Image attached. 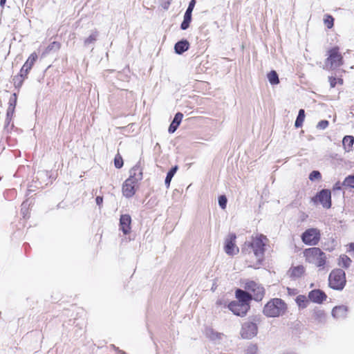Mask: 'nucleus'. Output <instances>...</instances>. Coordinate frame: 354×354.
<instances>
[{"label": "nucleus", "mask_w": 354, "mask_h": 354, "mask_svg": "<svg viewBox=\"0 0 354 354\" xmlns=\"http://www.w3.org/2000/svg\"><path fill=\"white\" fill-rule=\"evenodd\" d=\"M286 302L279 298L270 299L264 306L263 313L268 317H278L287 312Z\"/></svg>", "instance_id": "f257e3e1"}, {"label": "nucleus", "mask_w": 354, "mask_h": 354, "mask_svg": "<svg viewBox=\"0 0 354 354\" xmlns=\"http://www.w3.org/2000/svg\"><path fill=\"white\" fill-rule=\"evenodd\" d=\"M268 243V238L263 234H259L252 236L251 242L245 243V245H247L251 248L257 261L261 262L263 259Z\"/></svg>", "instance_id": "f03ea898"}, {"label": "nucleus", "mask_w": 354, "mask_h": 354, "mask_svg": "<svg viewBox=\"0 0 354 354\" xmlns=\"http://www.w3.org/2000/svg\"><path fill=\"white\" fill-rule=\"evenodd\" d=\"M306 261L319 268H323L326 262V254L319 248H307L304 252Z\"/></svg>", "instance_id": "7ed1b4c3"}, {"label": "nucleus", "mask_w": 354, "mask_h": 354, "mask_svg": "<svg viewBox=\"0 0 354 354\" xmlns=\"http://www.w3.org/2000/svg\"><path fill=\"white\" fill-rule=\"evenodd\" d=\"M327 55L328 57L325 61L326 68L334 70L343 65V57L339 53V47L335 46L328 50Z\"/></svg>", "instance_id": "20e7f679"}, {"label": "nucleus", "mask_w": 354, "mask_h": 354, "mask_svg": "<svg viewBox=\"0 0 354 354\" xmlns=\"http://www.w3.org/2000/svg\"><path fill=\"white\" fill-rule=\"evenodd\" d=\"M328 284L334 290H342L346 284L345 272L342 269L333 270L329 274Z\"/></svg>", "instance_id": "39448f33"}, {"label": "nucleus", "mask_w": 354, "mask_h": 354, "mask_svg": "<svg viewBox=\"0 0 354 354\" xmlns=\"http://www.w3.org/2000/svg\"><path fill=\"white\" fill-rule=\"evenodd\" d=\"M321 238L319 230L317 228H309L301 234V240L308 245H316Z\"/></svg>", "instance_id": "423d86ee"}, {"label": "nucleus", "mask_w": 354, "mask_h": 354, "mask_svg": "<svg viewBox=\"0 0 354 354\" xmlns=\"http://www.w3.org/2000/svg\"><path fill=\"white\" fill-rule=\"evenodd\" d=\"M258 333L257 325L252 322H246L242 324L240 334L243 339H250Z\"/></svg>", "instance_id": "0eeeda50"}, {"label": "nucleus", "mask_w": 354, "mask_h": 354, "mask_svg": "<svg viewBox=\"0 0 354 354\" xmlns=\"http://www.w3.org/2000/svg\"><path fill=\"white\" fill-rule=\"evenodd\" d=\"M312 201L316 203H320L324 208L328 209L331 207V193L328 189H322L312 198Z\"/></svg>", "instance_id": "6e6552de"}, {"label": "nucleus", "mask_w": 354, "mask_h": 354, "mask_svg": "<svg viewBox=\"0 0 354 354\" xmlns=\"http://www.w3.org/2000/svg\"><path fill=\"white\" fill-rule=\"evenodd\" d=\"M228 308L234 315L243 317L249 310L250 305L249 304H242L233 301L229 304Z\"/></svg>", "instance_id": "1a4fd4ad"}, {"label": "nucleus", "mask_w": 354, "mask_h": 354, "mask_svg": "<svg viewBox=\"0 0 354 354\" xmlns=\"http://www.w3.org/2000/svg\"><path fill=\"white\" fill-rule=\"evenodd\" d=\"M138 183L127 179L122 185V194L126 198H131L136 193V186Z\"/></svg>", "instance_id": "9d476101"}, {"label": "nucleus", "mask_w": 354, "mask_h": 354, "mask_svg": "<svg viewBox=\"0 0 354 354\" xmlns=\"http://www.w3.org/2000/svg\"><path fill=\"white\" fill-rule=\"evenodd\" d=\"M127 179L136 183L142 179V169L140 162H138L129 170V177Z\"/></svg>", "instance_id": "9b49d317"}, {"label": "nucleus", "mask_w": 354, "mask_h": 354, "mask_svg": "<svg viewBox=\"0 0 354 354\" xmlns=\"http://www.w3.org/2000/svg\"><path fill=\"white\" fill-rule=\"evenodd\" d=\"M326 294L321 290H311L308 294V298L314 303L321 304L326 299Z\"/></svg>", "instance_id": "f8f14e48"}, {"label": "nucleus", "mask_w": 354, "mask_h": 354, "mask_svg": "<svg viewBox=\"0 0 354 354\" xmlns=\"http://www.w3.org/2000/svg\"><path fill=\"white\" fill-rule=\"evenodd\" d=\"M131 218L129 214H122L120 218V226L124 234H127L131 230Z\"/></svg>", "instance_id": "ddd939ff"}, {"label": "nucleus", "mask_w": 354, "mask_h": 354, "mask_svg": "<svg viewBox=\"0 0 354 354\" xmlns=\"http://www.w3.org/2000/svg\"><path fill=\"white\" fill-rule=\"evenodd\" d=\"M235 234H231L229 239L225 241V252L229 255H234L239 252L238 248H236L234 241Z\"/></svg>", "instance_id": "4468645a"}, {"label": "nucleus", "mask_w": 354, "mask_h": 354, "mask_svg": "<svg viewBox=\"0 0 354 354\" xmlns=\"http://www.w3.org/2000/svg\"><path fill=\"white\" fill-rule=\"evenodd\" d=\"M305 272V268L303 266H297L291 267L288 272V274L292 279H297L303 276Z\"/></svg>", "instance_id": "2eb2a0df"}, {"label": "nucleus", "mask_w": 354, "mask_h": 354, "mask_svg": "<svg viewBox=\"0 0 354 354\" xmlns=\"http://www.w3.org/2000/svg\"><path fill=\"white\" fill-rule=\"evenodd\" d=\"M236 297L238 299V301H236L242 304H249V301L252 299V294L241 289L236 290Z\"/></svg>", "instance_id": "dca6fc26"}, {"label": "nucleus", "mask_w": 354, "mask_h": 354, "mask_svg": "<svg viewBox=\"0 0 354 354\" xmlns=\"http://www.w3.org/2000/svg\"><path fill=\"white\" fill-rule=\"evenodd\" d=\"M183 118V114L182 113L178 112L175 115L174 120H172L171 123L170 124V125L169 127V129H168L169 133H173L176 131L177 128L178 127V126L180 125V124L182 121Z\"/></svg>", "instance_id": "f3484780"}, {"label": "nucleus", "mask_w": 354, "mask_h": 354, "mask_svg": "<svg viewBox=\"0 0 354 354\" xmlns=\"http://www.w3.org/2000/svg\"><path fill=\"white\" fill-rule=\"evenodd\" d=\"M347 311V307L345 306H335L332 310V315L336 319L344 318Z\"/></svg>", "instance_id": "a211bd4d"}, {"label": "nucleus", "mask_w": 354, "mask_h": 354, "mask_svg": "<svg viewBox=\"0 0 354 354\" xmlns=\"http://www.w3.org/2000/svg\"><path fill=\"white\" fill-rule=\"evenodd\" d=\"M189 47V44L187 40H181L178 41L174 46V50L176 53L178 55L183 54L184 52L187 50Z\"/></svg>", "instance_id": "6ab92c4d"}, {"label": "nucleus", "mask_w": 354, "mask_h": 354, "mask_svg": "<svg viewBox=\"0 0 354 354\" xmlns=\"http://www.w3.org/2000/svg\"><path fill=\"white\" fill-rule=\"evenodd\" d=\"M37 57H37V53H32L29 56V57L28 58V59L26 60L25 64L23 65L24 70H25L26 71H30V70L32 68V66L34 65L35 61L37 60Z\"/></svg>", "instance_id": "aec40b11"}, {"label": "nucleus", "mask_w": 354, "mask_h": 354, "mask_svg": "<svg viewBox=\"0 0 354 354\" xmlns=\"http://www.w3.org/2000/svg\"><path fill=\"white\" fill-rule=\"evenodd\" d=\"M309 301L308 297L303 295H298L295 299V301L300 308H306L310 303Z\"/></svg>", "instance_id": "412c9836"}, {"label": "nucleus", "mask_w": 354, "mask_h": 354, "mask_svg": "<svg viewBox=\"0 0 354 354\" xmlns=\"http://www.w3.org/2000/svg\"><path fill=\"white\" fill-rule=\"evenodd\" d=\"M354 143V137L352 136H346L342 140V145L345 151H350Z\"/></svg>", "instance_id": "4be33fe9"}, {"label": "nucleus", "mask_w": 354, "mask_h": 354, "mask_svg": "<svg viewBox=\"0 0 354 354\" xmlns=\"http://www.w3.org/2000/svg\"><path fill=\"white\" fill-rule=\"evenodd\" d=\"M98 37V32L97 30H93L91 35L84 39V44L85 46H88L90 44H94Z\"/></svg>", "instance_id": "5701e85b"}, {"label": "nucleus", "mask_w": 354, "mask_h": 354, "mask_svg": "<svg viewBox=\"0 0 354 354\" xmlns=\"http://www.w3.org/2000/svg\"><path fill=\"white\" fill-rule=\"evenodd\" d=\"M265 295L264 288L259 285V287L257 288L255 292L252 295V297L255 301H261Z\"/></svg>", "instance_id": "b1692460"}, {"label": "nucleus", "mask_w": 354, "mask_h": 354, "mask_svg": "<svg viewBox=\"0 0 354 354\" xmlns=\"http://www.w3.org/2000/svg\"><path fill=\"white\" fill-rule=\"evenodd\" d=\"M191 21H192V13L185 12L183 21L180 25V28L183 30H187L189 26V24H190Z\"/></svg>", "instance_id": "393cba45"}, {"label": "nucleus", "mask_w": 354, "mask_h": 354, "mask_svg": "<svg viewBox=\"0 0 354 354\" xmlns=\"http://www.w3.org/2000/svg\"><path fill=\"white\" fill-rule=\"evenodd\" d=\"M177 170H178V167L174 166L167 172V176H166L165 180V184L167 188L169 187L171 179H172L173 176H174V174H176V172L177 171Z\"/></svg>", "instance_id": "a878e982"}, {"label": "nucleus", "mask_w": 354, "mask_h": 354, "mask_svg": "<svg viewBox=\"0 0 354 354\" xmlns=\"http://www.w3.org/2000/svg\"><path fill=\"white\" fill-rule=\"evenodd\" d=\"M269 82L272 85L279 83L278 74L275 71H271L267 75Z\"/></svg>", "instance_id": "bb28decb"}, {"label": "nucleus", "mask_w": 354, "mask_h": 354, "mask_svg": "<svg viewBox=\"0 0 354 354\" xmlns=\"http://www.w3.org/2000/svg\"><path fill=\"white\" fill-rule=\"evenodd\" d=\"M305 118V111L304 109H300L299 111L298 115L295 122V126L296 128L301 127L303 124Z\"/></svg>", "instance_id": "cd10ccee"}, {"label": "nucleus", "mask_w": 354, "mask_h": 354, "mask_svg": "<svg viewBox=\"0 0 354 354\" xmlns=\"http://www.w3.org/2000/svg\"><path fill=\"white\" fill-rule=\"evenodd\" d=\"M259 286V284L253 281H249L245 283V288L250 293L252 294L255 292L257 287Z\"/></svg>", "instance_id": "c85d7f7f"}, {"label": "nucleus", "mask_w": 354, "mask_h": 354, "mask_svg": "<svg viewBox=\"0 0 354 354\" xmlns=\"http://www.w3.org/2000/svg\"><path fill=\"white\" fill-rule=\"evenodd\" d=\"M324 23L328 28H331L334 24V19L331 15H326L324 18Z\"/></svg>", "instance_id": "c756f323"}, {"label": "nucleus", "mask_w": 354, "mask_h": 354, "mask_svg": "<svg viewBox=\"0 0 354 354\" xmlns=\"http://www.w3.org/2000/svg\"><path fill=\"white\" fill-rule=\"evenodd\" d=\"M343 185L354 188V174L347 176L343 182Z\"/></svg>", "instance_id": "7c9ffc66"}, {"label": "nucleus", "mask_w": 354, "mask_h": 354, "mask_svg": "<svg viewBox=\"0 0 354 354\" xmlns=\"http://www.w3.org/2000/svg\"><path fill=\"white\" fill-rule=\"evenodd\" d=\"M351 263V260L349 257H348L346 255H343L340 257V263L339 264L342 265L344 268H348Z\"/></svg>", "instance_id": "2f4dec72"}, {"label": "nucleus", "mask_w": 354, "mask_h": 354, "mask_svg": "<svg viewBox=\"0 0 354 354\" xmlns=\"http://www.w3.org/2000/svg\"><path fill=\"white\" fill-rule=\"evenodd\" d=\"M207 335L212 339H219L221 338L222 335V334L214 332L211 329L207 330Z\"/></svg>", "instance_id": "473e14b6"}, {"label": "nucleus", "mask_w": 354, "mask_h": 354, "mask_svg": "<svg viewBox=\"0 0 354 354\" xmlns=\"http://www.w3.org/2000/svg\"><path fill=\"white\" fill-rule=\"evenodd\" d=\"M322 178L321 173L319 171H313L309 175V179L311 181H314L315 180H319Z\"/></svg>", "instance_id": "72a5a7b5"}, {"label": "nucleus", "mask_w": 354, "mask_h": 354, "mask_svg": "<svg viewBox=\"0 0 354 354\" xmlns=\"http://www.w3.org/2000/svg\"><path fill=\"white\" fill-rule=\"evenodd\" d=\"M227 198L225 196L222 195V196H219L218 205L223 209H225L226 205H227Z\"/></svg>", "instance_id": "f704fd0d"}, {"label": "nucleus", "mask_w": 354, "mask_h": 354, "mask_svg": "<svg viewBox=\"0 0 354 354\" xmlns=\"http://www.w3.org/2000/svg\"><path fill=\"white\" fill-rule=\"evenodd\" d=\"M114 165L118 169H120L123 166V160L120 156L118 155L115 157Z\"/></svg>", "instance_id": "c9c22d12"}, {"label": "nucleus", "mask_w": 354, "mask_h": 354, "mask_svg": "<svg viewBox=\"0 0 354 354\" xmlns=\"http://www.w3.org/2000/svg\"><path fill=\"white\" fill-rule=\"evenodd\" d=\"M60 48V44L57 41L52 42L47 48V50L48 51L51 50H59Z\"/></svg>", "instance_id": "e433bc0d"}, {"label": "nucleus", "mask_w": 354, "mask_h": 354, "mask_svg": "<svg viewBox=\"0 0 354 354\" xmlns=\"http://www.w3.org/2000/svg\"><path fill=\"white\" fill-rule=\"evenodd\" d=\"M17 104V95L14 93L9 100V105L12 106V109H15Z\"/></svg>", "instance_id": "4c0bfd02"}, {"label": "nucleus", "mask_w": 354, "mask_h": 354, "mask_svg": "<svg viewBox=\"0 0 354 354\" xmlns=\"http://www.w3.org/2000/svg\"><path fill=\"white\" fill-rule=\"evenodd\" d=\"M195 4H196V0H191L190 2L189 3L188 8H187L185 12L192 13V11L194 8Z\"/></svg>", "instance_id": "58836bf2"}, {"label": "nucleus", "mask_w": 354, "mask_h": 354, "mask_svg": "<svg viewBox=\"0 0 354 354\" xmlns=\"http://www.w3.org/2000/svg\"><path fill=\"white\" fill-rule=\"evenodd\" d=\"M328 125V122L327 120H322L317 124V128L321 129H326Z\"/></svg>", "instance_id": "ea45409f"}, {"label": "nucleus", "mask_w": 354, "mask_h": 354, "mask_svg": "<svg viewBox=\"0 0 354 354\" xmlns=\"http://www.w3.org/2000/svg\"><path fill=\"white\" fill-rule=\"evenodd\" d=\"M329 82L331 88H333L336 86L337 84V80L335 77H329Z\"/></svg>", "instance_id": "a19ab883"}, {"label": "nucleus", "mask_w": 354, "mask_h": 354, "mask_svg": "<svg viewBox=\"0 0 354 354\" xmlns=\"http://www.w3.org/2000/svg\"><path fill=\"white\" fill-rule=\"evenodd\" d=\"M343 185V183H341L340 182H337L334 186H333V190H340L342 189V186Z\"/></svg>", "instance_id": "79ce46f5"}, {"label": "nucleus", "mask_w": 354, "mask_h": 354, "mask_svg": "<svg viewBox=\"0 0 354 354\" xmlns=\"http://www.w3.org/2000/svg\"><path fill=\"white\" fill-rule=\"evenodd\" d=\"M28 72L29 71H26L25 70H24V66H23L20 71V76L21 77H23L24 79H25L27 77Z\"/></svg>", "instance_id": "37998d69"}, {"label": "nucleus", "mask_w": 354, "mask_h": 354, "mask_svg": "<svg viewBox=\"0 0 354 354\" xmlns=\"http://www.w3.org/2000/svg\"><path fill=\"white\" fill-rule=\"evenodd\" d=\"M95 201L97 205L100 207L103 203V197L102 196H97L95 198Z\"/></svg>", "instance_id": "c03bdc74"}, {"label": "nucleus", "mask_w": 354, "mask_h": 354, "mask_svg": "<svg viewBox=\"0 0 354 354\" xmlns=\"http://www.w3.org/2000/svg\"><path fill=\"white\" fill-rule=\"evenodd\" d=\"M15 109H12V106L9 105L8 111H7V118H8L10 115H12L14 113Z\"/></svg>", "instance_id": "a18cd8bd"}, {"label": "nucleus", "mask_w": 354, "mask_h": 354, "mask_svg": "<svg viewBox=\"0 0 354 354\" xmlns=\"http://www.w3.org/2000/svg\"><path fill=\"white\" fill-rule=\"evenodd\" d=\"M287 290H288V292L289 295H295V292H296L295 289H291L290 288H288Z\"/></svg>", "instance_id": "49530a36"}, {"label": "nucleus", "mask_w": 354, "mask_h": 354, "mask_svg": "<svg viewBox=\"0 0 354 354\" xmlns=\"http://www.w3.org/2000/svg\"><path fill=\"white\" fill-rule=\"evenodd\" d=\"M6 2V0H0V6L3 8L5 6V3Z\"/></svg>", "instance_id": "de8ad7c7"}, {"label": "nucleus", "mask_w": 354, "mask_h": 354, "mask_svg": "<svg viewBox=\"0 0 354 354\" xmlns=\"http://www.w3.org/2000/svg\"><path fill=\"white\" fill-rule=\"evenodd\" d=\"M351 248L354 250V243L351 244Z\"/></svg>", "instance_id": "09e8293b"}, {"label": "nucleus", "mask_w": 354, "mask_h": 354, "mask_svg": "<svg viewBox=\"0 0 354 354\" xmlns=\"http://www.w3.org/2000/svg\"><path fill=\"white\" fill-rule=\"evenodd\" d=\"M283 354H296V353H292V352H289V353H283Z\"/></svg>", "instance_id": "8fccbe9b"}, {"label": "nucleus", "mask_w": 354, "mask_h": 354, "mask_svg": "<svg viewBox=\"0 0 354 354\" xmlns=\"http://www.w3.org/2000/svg\"><path fill=\"white\" fill-rule=\"evenodd\" d=\"M339 83L342 84L343 83V80H339Z\"/></svg>", "instance_id": "3c124183"}]
</instances>
